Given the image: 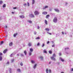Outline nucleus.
<instances>
[{"mask_svg":"<svg viewBox=\"0 0 73 73\" xmlns=\"http://www.w3.org/2000/svg\"><path fill=\"white\" fill-rule=\"evenodd\" d=\"M40 13L38 11H35L34 12V14L35 15H36V16H37V15H39V14Z\"/></svg>","mask_w":73,"mask_h":73,"instance_id":"nucleus-1","label":"nucleus"},{"mask_svg":"<svg viewBox=\"0 0 73 73\" xmlns=\"http://www.w3.org/2000/svg\"><path fill=\"white\" fill-rule=\"evenodd\" d=\"M57 21V18L56 17H55L53 20V22L56 23Z\"/></svg>","mask_w":73,"mask_h":73,"instance_id":"nucleus-2","label":"nucleus"},{"mask_svg":"<svg viewBox=\"0 0 73 73\" xmlns=\"http://www.w3.org/2000/svg\"><path fill=\"white\" fill-rule=\"evenodd\" d=\"M54 10L56 12H58H58H60V10H58V9H54Z\"/></svg>","mask_w":73,"mask_h":73,"instance_id":"nucleus-3","label":"nucleus"},{"mask_svg":"<svg viewBox=\"0 0 73 73\" xmlns=\"http://www.w3.org/2000/svg\"><path fill=\"white\" fill-rule=\"evenodd\" d=\"M47 8H48V6L47 5H45L43 7V9H46Z\"/></svg>","mask_w":73,"mask_h":73,"instance_id":"nucleus-4","label":"nucleus"},{"mask_svg":"<svg viewBox=\"0 0 73 73\" xmlns=\"http://www.w3.org/2000/svg\"><path fill=\"white\" fill-rule=\"evenodd\" d=\"M51 59L52 60H53V61H56V58H54V57L53 56H51L50 57Z\"/></svg>","mask_w":73,"mask_h":73,"instance_id":"nucleus-5","label":"nucleus"},{"mask_svg":"<svg viewBox=\"0 0 73 73\" xmlns=\"http://www.w3.org/2000/svg\"><path fill=\"white\" fill-rule=\"evenodd\" d=\"M30 17H32V18L35 17V16L34 15L32 14H30Z\"/></svg>","mask_w":73,"mask_h":73,"instance_id":"nucleus-6","label":"nucleus"},{"mask_svg":"<svg viewBox=\"0 0 73 73\" xmlns=\"http://www.w3.org/2000/svg\"><path fill=\"white\" fill-rule=\"evenodd\" d=\"M36 66H37V64H35L34 66H33V68L35 69H36Z\"/></svg>","mask_w":73,"mask_h":73,"instance_id":"nucleus-7","label":"nucleus"},{"mask_svg":"<svg viewBox=\"0 0 73 73\" xmlns=\"http://www.w3.org/2000/svg\"><path fill=\"white\" fill-rule=\"evenodd\" d=\"M60 61H62V62H64V59H62V58H60Z\"/></svg>","mask_w":73,"mask_h":73,"instance_id":"nucleus-8","label":"nucleus"},{"mask_svg":"<svg viewBox=\"0 0 73 73\" xmlns=\"http://www.w3.org/2000/svg\"><path fill=\"white\" fill-rule=\"evenodd\" d=\"M42 14L43 15H46L47 14V12L44 11L42 13Z\"/></svg>","mask_w":73,"mask_h":73,"instance_id":"nucleus-9","label":"nucleus"},{"mask_svg":"<svg viewBox=\"0 0 73 73\" xmlns=\"http://www.w3.org/2000/svg\"><path fill=\"white\" fill-rule=\"evenodd\" d=\"M35 0H32V5H33L35 4Z\"/></svg>","mask_w":73,"mask_h":73,"instance_id":"nucleus-10","label":"nucleus"},{"mask_svg":"<svg viewBox=\"0 0 73 73\" xmlns=\"http://www.w3.org/2000/svg\"><path fill=\"white\" fill-rule=\"evenodd\" d=\"M20 17V18H24V17H24V15H20L19 16Z\"/></svg>","mask_w":73,"mask_h":73,"instance_id":"nucleus-11","label":"nucleus"},{"mask_svg":"<svg viewBox=\"0 0 73 73\" xmlns=\"http://www.w3.org/2000/svg\"><path fill=\"white\" fill-rule=\"evenodd\" d=\"M39 58L42 61H43V57L42 56H40Z\"/></svg>","mask_w":73,"mask_h":73,"instance_id":"nucleus-12","label":"nucleus"},{"mask_svg":"<svg viewBox=\"0 0 73 73\" xmlns=\"http://www.w3.org/2000/svg\"><path fill=\"white\" fill-rule=\"evenodd\" d=\"M17 33L14 34V35H13L14 37H15L16 36H17Z\"/></svg>","mask_w":73,"mask_h":73,"instance_id":"nucleus-13","label":"nucleus"},{"mask_svg":"<svg viewBox=\"0 0 73 73\" xmlns=\"http://www.w3.org/2000/svg\"><path fill=\"white\" fill-rule=\"evenodd\" d=\"M43 53H47V51L45 50H44L43 51Z\"/></svg>","mask_w":73,"mask_h":73,"instance_id":"nucleus-14","label":"nucleus"},{"mask_svg":"<svg viewBox=\"0 0 73 73\" xmlns=\"http://www.w3.org/2000/svg\"><path fill=\"white\" fill-rule=\"evenodd\" d=\"M45 23L46 25H47L48 24V21L46 20H45Z\"/></svg>","mask_w":73,"mask_h":73,"instance_id":"nucleus-15","label":"nucleus"},{"mask_svg":"<svg viewBox=\"0 0 73 73\" xmlns=\"http://www.w3.org/2000/svg\"><path fill=\"white\" fill-rule=\"evenodd\" d=\"M32 45V43L29 42L28 44V46H31Z\"/></svg>","mask_w":73,"mask_h":73,"instance_id":"nucleus-16","label":"nucleus"},{"mask_svg":"<svg viewBox=\"0 0 73 73\" xmlns=\"http://www.w3.org/2000/svg\"><path fill=\"white\" fill-rule=\"evenodd\" d=\"M31 62L32 64H34V63H35V61L34 60H32L31 61Z\"/></svg>","mask_w":73,"mask_h":73,"instance_id":"nucleus-17","label":"nucleus"},{"mask_svg":"<svg viewBox=\"0 0 73 73\" xmlns=\"http://www.w3.org/2000/svg\"><path fill=\"white\" fill-rule=\"evenodd\" d=\"M45 30L47 31H49V29L46 28L45 29Z\"/></svg>","mask_w":73,"mask_h":73,"instance_id":"nucleus-18","label":"nucleus"},{"mask_svg":"<svg viewBox=\"0 0 73 73\" xmlns=\"http://www.w3.org/2000/svg\"><path fill=\"white\" fill-rule=\"evenodd\" d=\"M7 49H6L3 51V53H6L7 52Z\"/></svg>","mask_w":73,"mask_h":73,"instance_id":"nucleus-19","label":"nucleus"},{"mask_svg":"<svg viewBox=\"0 0 73 73\" xmlns=\"http://www.w3.org/2000/svg\"><path fill=\"white\" fill-rule=\"evenodd\" d=\"M49 71V70H48V69L47 68L46 70V73H48V72Z\"/></svg>","mask_w":73,"mask_h":73,"instance_id":"nucleus-20","label":"nucleus"},{"mask_svg":"<svg viewBox=\"0 0 73 73\" xmlns=\"http://www.w3.org/2000/svg\"><path fill=\"white\" fill-rule=\"evenodd\" d=\"M30 52H33V49H32V48H30Z\"/></svg>","mask_w":73,"mask_h":73,"instance_id":"nucleus-21","label":"nucleus"},{"mask_svg":"<svg viewBox=\"0 0 73 73\" xmlns=\"http://www.w3.org/2000/svg\"><path fill=\"white\" fill-rule=\"evenodd\" d=\"M3 8H5V7H6V4H4L3 6Z\"/></svg>","mask_w":73,"mask_h":73,"instance_id":"nucleus-22","label":"nucleus"},{"mask_svg":"<svg viewBox=\"0 0 73 73\" xmlns=\"http://www.w3.org/2000/svg\"><path fill=\"white\" fill-rule=\"evenodd\" d=\"M49 16H50V15H47L46 17V18L48 19V17H49Z\"/></svg>","mask_w":73,"mask_h":73,"instance_id":"nucleus-23","label":"nucleus"},{"mask_svg":"<svg viewBox=\"0 0 73 73\" xmlns=\"http://www.w3.org/2000/svg\"><path fill=\"white\" fill-rule=\"evenodd\" d=\"M31 54H32V52H29V56H31Z\"/></svg>","mask_w":73,"mask_h":73,"instance_id":"nucleus-24","label":"nucleus"},{"mask_svg":"<svg viewBox=\"0 0 73 73\" xmlns=\"http://www.w3.org/2000/svg\"><path fill=\"white\" fill-rule=\"evenodd\" d=\"M24 53H25V55H27V51L26 50L24 51Z\"/></svg>","mask_w":73,"mask_h":73,"instance_id":"nucleus-25","label":"nucleus"},{"mask_svg":"<svg viewBox=\"0 0 73 73\" xmlns=\"http://www.w3.org/2000/svg\"><path fill=\"white\" fill-rule=\"evenodd\" d=\"M3 42H4L3 41H1V43H0V45H2V44H3Z\"/></svg>","mask_w":73,"mask_h":73,"instance_id":"nucleus-26","label":"nucleus"},{"mask_svg":"<svg viewBox=\"0 0 73 73\" xmlns=\"http://www.w3.org/2000/svg\"><path fill=\"white\" fill-rule=\"evenodd\" d=\"M17 72H21L20 69H17Z\"/></svg>","mask_w":73,"mask_h":73,"instance_id":"nucleus-27","label":"nucleus"},{"mask_svg":"<svg viewBox=\"0 0 73 73\" xmlns=\"http://www.w3.org/2000/svg\"><path fill=\"white\" fill-rule=\"evenodd\" d=\"M56 54H53L52 56V57H56Z\"/></svg>","mask_w":73,"mask_h":73,"instance_id":"nucleus-28","label":"nucleus"},{"mask_svg":"<svg viewBox=\"0 0 73 73\" xmlns=\"http://www.w3.org/2000/svg\"><path fill=\"white\" fill-rule=\"evenodd\" d=\"M28 21L29 23H32V22L31 21L29 20Z\"/></svg>","mask_w":73,"mask_h":73,"instance_id":"nucleus-29","label":"nucleus"},{"mask_svg":"<svg viewBox=\"0 0 73 73\" xmlns=\"http://www.w3.org/2000/svg\"><path fill=\"white\" fill-rule=\"evenodd\" d=\"M2 56H0V61H1V60H2Z\"/></svg>","mask_w":73,"mask_h":73,"instance_id":"nucleus-30","label":"nucleus"},{"mask_svg":"<svg viewBox=\"0 0 73 73\" xmlns=\"http://www.w3.org/2000/svg\"><path fill=\"white\" fill-rule=\"evenodd\" d=\"M9 46H12V42H11L9 44Z\"/></svg>","mask_w":73,"mask_h":73,"instance_id":"nucleus-31","label":"nucleus"},{"mask_svg":"<svg viewBox=\"0 0 73 73\" xmlns=\"http://www.w3.org/2000/svg\"><path fill=\"white\" fill-rule=\"evenodd\" d=\"M14 61V59H12L11 60V62H13Z\"/></svg>","mask_w":73,"mask_h":73,"instance_id":"nucleus-32","label":"nucleus"},{"mask_svg":"<svg viewBox=\"0 0 73 73\" xmlns=\"http://www.w3.org/2000/svg\"><path fill=\"white\" fill-rule=\"evenodd\" d=\"M3 3V1H0V4H1Z\"/></svg>","mask_w":73,"mask_h":73,"instance_id":"nucleus-33","label":"nucleus"},{"mask_svg":"<svg viewBox=\"0 0 73 73\" xmlns=\"http://www.w3.org/2000/svg\"><path fill=\"white\" fill-rule=\"evenodd\" d=\"M45 46V44L43 43L42 44V47H44Z\"/></svg>","mask_w":73,"mask_h":73,"instance_id":"nucleus-34","label":"nucleus"},{"mask_svg":"<svg viewBox=\"0 0 73 73\" xmlns=\"http://www.w3.org/2000/svg\"><path fill=\"white\" fill-rule=\"evenodd\" d=\"M21 57H24V55L22 54H21Z\"/></svg>","mask_w":73,"mask_h":73,"instance_id":"nucleus-35","label":"nucleus"},{"mask_svg":"<svg viewBox=\"0 0 73 73\" xmlns=\"http://www.w3.org/2000/svg\"><path fill=\"white\" fill-rule=\"evenodd\" d=\"M47 33H48L49 35H52V33H49L48 32H47Z\"/></svg>","mask_w":73,"mask_h":73,"instance_id":"nucleus-36","label":"nucleus"},{"mask_svg":"<svg viewBox=\"0 0 73 73\" xmlns=\"http://www.w3.org/2000/svg\"><path fill=\"white\" fill-rule=\"evenodd\" d=\"M36 39H40V37H38L37 38H36Z\"/></svg>","mask_w":73,"mask_h":73,"instance_id":"nucleus-37","label":"nucleus"},{"mask_svg":"<svg viewBox=\"0 0 73 73\" xmlns=\"http://www.w3.org/2000/svg\"><path fill=\"white\" fill-rule=\"evenodd\" d=\"M36 34H37V32H36V31H35L34 32V34L35 35H36Z\"/></svg>","mask_w":73,"mask_h":73,"instance_id":"nucleus-38","label":"nucleus"},{"mask_svg":"<svg viewBox=\"0 0 73 73\" xmlns=\"http://www.w3.org/2000/svg\"><path fill=\"white\" fill-rule=\"evenodd\" d=\"M49 73H52V71H51V70H49Z\"/></svg>","mask_w":73,"mask_h":73,"instance_id":"nucleus-39","label":"nucleus"},{"mask_svg":"<svg viewBox=\"0 0 73 73\" xmlns=\"http://www.w3.org/2000/svg\"><path fill=\"white\" fill-rule=\"evenodd\" d=\"M69 48H65V50H68V49Z\"/></svg>","mask_w":73,"mask_h":73,"instance_id":"nucleus-40","label":"nucleus"},{"mask_svg":"<svg viewBox=\"0 0 73 73\" xmlns=\"http://www.w3.org/2000/svg\"><path fill=\"white\" fill-rule=\"evenodd\" d=\"M9 62H7V63L6 64L7 65H9Z\"/></svg>","mask_w":73,"mask_h":73,"instance_id":"nucleus-41","label":"nucleus"},{"mask_svg":"<svg viewBox=\"0 0 73 73\" xmlns=\"http://www.w3.org/2000/svg\"><path fill=\"white\" fill-rule=\"evenodd\" d=\"M11 69H10L9 70V71L10 72V73H11Z\"/></svg>","mask_w":73,"mask_h":73,"instance_id":"nucleus-42","label":"nucleus"},{"mask_svg":"<svg viewBox=\"0 0 73 73\" xmlns=\"http://www.w3.org/2000/svg\"><path fill=\"white\" fill-rule=\"evenodd\" d=\"M49 53H50V54H51V53H52V51H49Z\"/></svg>","mask_w":73,"mask_h":73,"instance_id":"nucleus-43","label":"nucleus"},{"mask_svg":"<svg viewBox=\"0 0 73 73\" xmlns=\"http://www.w3.org/2000/svg\"><path fill=\"white\" fill-rule=\"evenodd\" d=\"M20 65L21 66H23V64L22 62L21 63Z\"/></svg>","mask_w":73,"mask_h":73,"instance_id":"nucleus-44","label":"nucleus"},{"mask_svg":"<svg viewBox=\"0 0 73 73\" xmlns=\"http://www.w3.org/2000/svg\"><path fill=\"white\" fill-rule=\"evenodd\" d=\"M59 54L60 56H61V52H59Z\"/></svg>","mask_w":73,"mask_h":73,"instance_id":"nucleus-45","label":"nucleus"},{"mask_svg":"<svg viewBox=\"0 0 73 73\" xmlns=\"http://www.w3.org/2000/svg\"><path fill=\"white\" fill-rule=\"evenodd\" d=\"M27 5L28 6H29L30 5L29 3L28 2L27 3Z\"/></svg>","mask_w":73,"mask_h":73,"instance_id":"nucleus-46","label":"nucleus"},{"mask_svg":"<svg viewBox=\"0 0 73 73\" xmlns=\"http://www.w3.org/2000/svg\"><path fill=\"white\" fill-rule=\"evenodd\" d=\"M40 45V43H38L37 44V46H39V45Z\"/></svg>","mask_w":73,"mask_h":73,"instance_id":"nucleus-47","label":"nucleus"},{"mask_svg":"<svg viewBox=\"0 0 73 73\" xmlns=\"http://www.w3.org/2000/svg\"><path fill=\"white\" fill-rule=\"evenodd\" d=\"M49 10L50 11H52V9H49Z\"/></svg>","mask_w":73,"mask_h":73,"instance_id":"nucleus-48","label":"nucleus"},{"mask_svg":"<svg viewBox=\"0 0 73 73\" xmlns=\"http://www.w3.org/2000/svg\"><path fill=\"white\" fill-rule=\"evenodd\" d=\"M62 35H64V33L63 31L62 32Z\"/></svg>","mask_w":73,"mask_h":73,"instance_id":"nucleus-49","label":"nucleus"},{"mask_svg":"<svg viewBox=\"0 0 73 73\" xmlns=\"http://www.w3.org/2000/svg\"><path fill=\"white\" fill-rule=\"evenodd\" d=\"M49 41H48L47 42V44H49Z\"/></svg>","mask_w":73,"mask_h":73,"instance_id":"nucleus-50","label":"nucleus"},{"mask_svg":"<svg viewBox=\"0 0 73 73\" xmlns=\"http://www.w3.org/2000/svg\"><path fill=\"white\" fill-rule=\"evenodd\" d=\"M24 6H26V5H27V4L26 3H25L24 4Z\"/></svg>","mask_w":73,"mask_h":73,"instance_id":"nucleus-51","label":"nucleus"},{"mask_svg":"<svg viewBox=\"0 0 73 73\" xmlns=\"http://www.w3.org/2000/svg\"><path fill=\"white\" fill-rule=\"evenodd\" d=\"M37 29H40V27H39V26H38Z\"/></svg>","mask_w":73,"mask_h":73,"instance_id":"nucleus-52","label":"nucleus"},{"mask_svg":"<svg viewBox=\"0 0 73 73\" xmlns=\"http://www.w3.org/2000/svg\"><path fill=\"white\" fill-rule=\"evenodd\" d=\"M2 55V53L0 52V56H1Z\"/></svg>","mask_w":73,"mask_h":73,"instance_id":"nucleus-53","label":"nucleus"},{"mask_svg":"<svg viewBox=\"0 0 73 73\" xmlns=\"http://www.w3.org/2000/svg\"><path fill=\"white\" fill-rule=\"evenodd\" d=\"M52 47H54V45H52Z\"/></svg>","mask_w":73,"mask_h":73,"instance_id":"nucleus-54","label":"nucleus"},{"mask_svg":"<svg viewBox=\"0 0 73 73\" xmlns=\"http://www.w3.org/2000/svg\"><path fill=\"white\" fill-rule=\"evenodd\" d=\"M13 54H11V57H12V55H13Z\"/></svg>","mask_w":73,"mask_h":73,"instance_id":"nucleus-55","label":"nucleus"},{"mask_svg":"<svg viewBox=\"0 0 73 73\" xmlns=\"http://www.w3.org/2000/svg\"><path fill=\"white\" fill-rule=\"evenodd\" d=\"M17 8H16V7H14L13 8V9H16Z\"/></svg>","mask_w":73,"mask_h":73,"instance_id":"nucleus-56","label":"nucleus"},{"mask_svg":"<svg viewBox=\"0 0 73 73\" xmlns=\"http://www.w3.org/2000/svg\"><path fill=\"white\" fill-rule=\"evenodd\" d=\"M57 64H58V65H59V64H60V62H58L57 63Z\"/></svg>","mask_w":73,"mask_h":73,"instance_id":"nucleus-57","label":"nucleus"},{"mask_svg":"<svg viewBox=\"0 0 73 73\" xmlns=\"http://www.w3.org/2000/svg\"><path fill=\"white\" fill-rule=\"evenodd\" d=\"M49 64H51V62H50L49 63Z\"/></svg>","mask_w":73,"mask_h":73,"instance_id":"nucleus-58","label":"nucleus"},{"mask_svg":"<svg viewBox=\"0 0 73 73\" xmlns=\"http://www.w3.org/2000/svg\"><path fill=\"white\" fill-rule=\"evenodd\" d=\"M67 4H68V3L66 2V3H65V5H67Z\"/></svg>","mask_w":73,"mask_h":73,"instance_id":"nucleus-59","label":"nucleus"},{"mask_svg":"<svg viewBox=\"0 0 73 73\" xmlns=\"http://www.w3.org/2000/svg\"><path fill=\"white\" fill-rule=\"evenodd\" d=\"M17 55L18 56H19V54H17Z\"/></svg>","mask_w":73,"mask_h":73,"instance_id":"nucleus-60","label":"nucleus"},{"mask_svg":"<svg viewBox=\"0 0 73 73\" xmlns=\"http://www.w3.org/2000/svg\"><path fill=\"white\" fill-rule=\"evenodd\" d=\"M73 71V69L72 68V70H71V71Z\"/></svg>","mask_w":73,"mask_h":73,"instance_id":"nucleus-61","label":"nucleus"},{"mask_svg":"<svg viewBox=\"0 0 73 73\" xmlns=\"http://www.w3.org/2000/svg\"><path fill=\"white\" fill-rule=\"evenodd\" d=\"M66 54H69V53H68V52H66Z\"/></svg>","mask_w":73,"mask_h":73,"instance_id":"nucleus-62","label":"nucleus"},{"mask_svg":"<svg viewBox=\"0 0 73 73\" xmlns=\"http://www.w3.org/2000/svg\"><path fill=\"white\" fill-rule=\"evenodd\" d=\"M6 28H7V25H6Z\"/></svg>","mask_w":73,"mask_h":73,"instance_id":"nucleus-63","label":"nucleus"},{"mask_svg":"<svg viewBox=\"0 0 73 73\" xmlns=\"http://www.w3.org/2000/svg\"><path fill=\"white\" fill-rule=\"evenodd\" d=\"M61 73H64V72H62Z\"/></svg>","mask_w":73,"mask_h":73,"instance_id":"nucleus-64","label":"nucleus"}]
</instances>
